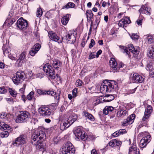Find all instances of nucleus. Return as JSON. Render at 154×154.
Masks as SVG:
<instances>
[{"instance_id": "f257e3e1", "label": "nucleus", "mask_w": 154, "mask_h": 154, "mask_svg": "<svg viewBox=\"0 0 154 154\" xmlns=\"http://www.w3.org/2000/svg\"><path fill=\"white\" fill-rule=\"evenodd\" d=\"M107 83L106 85L102 84L100 88V91L102 93L105 92L110 91L111 89H114L117 87L116 83L114 81L107 80Z\"/></svg>"}, {"instance_id": "f03ea898", "label": "nucleus", "mask_w": 154, "mask_h": 154, "mask_svg": "<svg viewBox=\"0 0 154 154\" xmlns=\"http://www.w3.org/2000/svg\"><path fill=\"white\" fill-rule=\"evenodd\" d=\"M30 118L29 113L27 111H21L16 118L15 121L17 123L26 122L29 120Z\"/></svg>"}, {"instance_id": "7ed1b4c3", "label": "nucleus", "mask_w": 154, "mask_h": 154, "mask_svg": "<svg viewBox=\"0 0 154 154\" xmlns=\"http://www.w3.org/2000/svg\"><path fill=\"white\" fill-rule=\"evenodd\" d=\"M62 154H74L75 150L73 146L70 142L67 143L61 150Z\"/></svg>"}, {"instance_id": "20e7f679", "label": "nucleus", "mask_w": 154, "mask_h": 154, "mask_svg": "<svg viewBox=\"0 0 154 154\" xmlns=\"http://www.w3.org/2000/svg\"><path fill=\"white\" fill-rule=\"evenodd\" d=\"M26 136L24 135H21L15 139L13 142V144L14 146H19L26 143Z\"/></svg>"}, {"instance_id": "39448f33", "label": "nucleus", "mask_w": 154, "mask_h": 154, "mask_svg": "<svg viewBox=\"0 0 154 154\" xmlns=\"http://www.w3.org/2000/svg\"><path fill=\"white\" fill-rule=\"evenodd\" d=\"M76 137L78 140L81 139L83 140H85L87 139L88 136L84 131L82 132L81 129L79 128H76L74 132Z\"/></svg>"}, {"instance_id": "423d86ee", "label": "nucleus", "mask_w": 154, "mask_h": 154, "mask_svg": "<svg viewBox=\"0 0 154 154\" xmlns=\"http://www.w3.org/2000/svg\"><path fill=\"white\" fill-rule=\"evenodd\" d=\"M25 74L22 71H18L15 75L13 78L12 80L15 84H17L22 82L23 80L24 75Z\"/></svg>"}, {"instance_id": "0eeeda50", "label": "nucleus", "mask_w": 154, "mask_h": 154, "mask_svg": "<svg viewBox=\"0 0 154 154\" xmlns=\"http://www.w3.org/2000/svg\"><path fill=\"white\" fill-rule=\"evenodd\" d=\"M152 111L153 108L150 105H148L146 108L142 121L144 122H148Z\"/></svg>"}, {"instance_id": "6e6552de", "label": "nucleus", "mask_w": 154, "mask_h": 154, "mask_svg": "<svg viewBox=\"0 0 154 154\" xmlns=\"http://www.w3.org/2000/svg\"><path fill=\"white\" fill-rule=\"evenodd\" d=\"M38 111L40 114L44 117H48L51 113V109L46 106H42L39 108Z\"/></svg>"}, {"instance_id": "1a4fd4ad", "label": "nucleus", "mask_w": 154, "mask_h": 154, "mask_svg": "<svg viewBox=\"0 0 154 154\" xmlns=\"http://www.w3.org/2000/svg\"><path fill=\"white\" fill-rule=\"evenodd\" d=\"M130 80L132 82L137 83H142L144 79L141 76L137 73H134L131 76Z\"/></svg>"}, {"instance_id": "9d476101", "label": "nucleus", "mask_w": 154, "mask_h": 154, "mask_svg": "<svg viewBox=\"0 0 154 154\" xmlns=\"http://www.w3.org/2000/svg\"><path fill=\"white\" fill-rule=\"evenodd\" d=\"M151 136L149 133H147V135L143 137L140 140V146L141 148L145 147L149 143L151 140Z\"/></svg>"}, {"instance_id": "9b49d317", "label": "nucleus", "mask_w": 154, "mask_h": 154, "mask_svg": "<svg viewBox=\"0 0 154 154\" xmlns=\"http://www.w3.org/2000/svg\"><path fill=\"white\" fill-rule=\"evenodd\" d=\"M17 23V26L20 29H26L28 25L27 21L22 17L18 20Z\"/></svg>"}, {"instance_id": "f8f14e48", "label": "nucleus", "mask_w": 154, "mask_h": 154, "mask_svg": "<svg viewBox=\"0 0 154 154\" xmlns=\"http://www.w3.org/2000/svg\"><path fill=\"white\" fill-rule=\"evenodd\" d=\"M45 135V133L44 132L42 131H40L39 132L33 134L32 137L33 140L34 141L38 140L40 141L44 138Z\"/></svg>"}, {"instance_id": "ddd939ff", "label": "nucleus", "mask_w": 154, "mask_h": 154, "mask_svg": "<svg viewBox=\"0 0 154 154\" xmlns=\"http://www.w3.org/2000/svg\"><path fill=\"white\" fill-rule=\"evenodd\" d=\"M48 36L52 40L60 43L61 42V41L57 34L53 31L48 32Z\"/></svg>"}, {"instance_id": "4468645a", "label": "nucleus", "mask_w": 154, "mask_h": 154, "mask_svg": "<svg viewBox=\"0 0 154 154\" xmlns=\"http://www.w3.org/2000/svg\"><path fill=\"white\" fill-rule=\"evenodd\" d=\"M66 38L68 41H69L70 43H74L75 41L76 38L74 34L71 31L68 32L66 35Z\"/></svg>"}, {"instance_id": "2eb2a0df", "label": "nucleus", "mask_w": 154, "mask_h": 154, "mask_svg": "<svg viewBox=\"0 0 154 154\" xmlns=\"http://www.w3.org/2000/svg\"><path fill=\"white\" fill-rule=\"evenodd\" d=\"M139 12L140 14H144L146 15H150L151 13V9L148 7H145L143 5L139 10Z\"/></svg>"}, {"instance_id": "dca6fc26", "label": "nucleus", "mask_w": 154, "mask_h": 154, "mask_svg": "<svg viewBox=\"0 0 154 154\" xmlns=\"http://www.w3.org/2000/svg\"><path fill=\"white\" fill-rule=\"evenodd\" d=\"M110 66L112 68L113 70H116L117 72L119 70V68L117 65V63L115 59L113 58H111L109 61Z\"/></svg>"}, {"instance_id": "f3484780", "label": "nucleus", "mask_w": 154, "mask_h": 154, "mask_svg": "<svg viewBox=\"0 0 154 154\" xmlns=\"http://www.w3.org/2000/svg\"><path fill=\"white\" fill-rule=\"evenodd\" d=\"M71 125L70 122H69V119H68L62 121L60 124V128L61 130L63 131L68 128Z\"/></svg>"}, {"instance_id": "a211bd4d", "label": "nucleus", "mask_w": 154, "mask_h": 154, "mask_svg": "<svg viewBox=\"0 0 154 154\" xmlns=\"http://www.w3.org/2000/svg\"><path fill=\"white\" fill-rule=\"evenodd\" d=\"M131 21L129 17H126L125 19H122L119 22V26L123 27H125V25L131 23Z\"/></svg>"}, {"instance_id": "6ab92c4d", "label": "nucleus", "mask_w": 154, "mask_h": 154, "mask_svg": "<svg viewBox=\"0 0 154 154\" xmlns=\"http://www.w3.org/2000/svg\"><path fill=\"white\" fill-rule=\"evenodd\" d=\"M0 129L5 132H10L12 129L8 125L6 124L4 122L0 123Z\"/></svg>"}, {"instance_id": "aec40b11", "label": "nucleus", "mask_w": 154, "mask_h": 154, "mask_svg": "<svg viewBox=\"0 0 154 154\" xmlns=\"http://www.w3.org/2000/svg\"><path fill=\"white\" fill-rule=\"evenodd\" d=\"M26 55V51H23L20 55L19 59L17 61L16 63H17L18 64L17 66L19 67L21 66L23 63V61H21V60L25 58Z\"/></svg>"}, {"instance_id": "412c9836", "label": "nucleus", "mask_w": 154, "mask_h": 154, "mask_svg": "<svg viewBox=\"0 0 154 154\" xmlns=\"http://www.w3.org/2000/svg\"><path fill=\"white\" fill-rule=\"evenodd\" d=\"M128 115L127 111L125 109H120L117 111V117L118 118H123Z\"/></svg>"}, {"instance_id": "4be33fe9", "label": "nucleus", "mask_w": 154, "mask_h": 154, "mask_svg": "<svg viewBox=\"0 0 154 154\" xmlns=\"http://www.w3.org/2000/svg\"><path fill=\"white\" fill-rule=\"evenodd\" d=\"M122 143L121 141L116 139H114L110 141L109 144V146L112 147H114L116 146H119L121 145Z\"/></svg>"}, {"instance_id": "5701e85b", "label": "nucleus", "mask_w": 154, "mask_h": 154, "mask_svg": "<svg viewBox=\"0 0 154 154\" xmlns=\"http://www.w3.org/2000/svg\"><path fill=\"white\" fill-rule=\"evenodd\" d=\"M139 48L137 47L135 48L132 44H130L128 46L129 50L132 53L135 54H139Z\"/></svg>"}, {"instance_id": "b1692460", "label": "nucleus", "mask_w": 154, "mask_h": 154, "mask_svg": "<svg viewBox=\"0 0 154 154\" xmlns=\"http://www.w3.org/2000/svg\"><path fill=\"white\" fill-rule=\"evenodd\" d=\"M62 64V63L60 60L55 59L53 61L52 65L53 67L55 69H58L61 67Z\"/></svg>"}, {"instance_id": "393cba45", "label": "nucleus", "mask_w": 154, "mask_h": 154, "mask_svg": "<svg viewBox=\"0 0 154 154\" xmlns=\"http://www.w3.org/2000/svg\"><path fill=\"white\" fill-rule=\"evenodd\" d=\"M70 14H67L65 15H64L61 18V22L64 25H66L68 23L69 20Z\"/></svg>"}, {"instance_id": "a878e982", "label": "nucleus", "mask_w": 154, "mask_h": 154, "mask_svg": "<svg viewBox=\"0 0 154 154\" xmlns=\"http://www.w3.org/2000/svg\"><path fill=\"white\" fill-rule=\"evenodd\" d=\"M113 109L114 108L112 106H106L103 109V112L104 114L107 115L110 112H112Z\"/></svg>"}, {"instance_id": "bb28decb", "label": "nucleus", "mask_w": 154, "mask_h": 154, "mask_svg": "<svg viewBox=\"0 0 154 154\" xmlns=\"http://www.w3.org/2000/svg\"><path fill=\"white\" fill-rule=\"evenodd\" d=\"M3 54L6 56H8L10 54V52L11 51L10 48L9 47H7L6 46L4 45L3 46Z\"/></svg>"}, {"instance_id": "cd10ccee", "label": "nucleus", "mask_w": 154, "mask_h": 154, "mask_svg": "<svg viewBox=\"0 0 154 154\" xmlns=\"http://www.w3.org/2000/svg\"><path fill=\"white\" fill-rule=\"evenodd\" d=\"M77 116L75 114H73L71 116H69L68 119L70 124H72L77 119Z\"/></svg>"}, {"instance_id": "c85d7f7f", "label": "nucleus", "mask_w": 154, "mask_h": 154, "mask_svg": "<svg viewBox=\"0 0 154 154\" xmlns=\"http://www.w3.org/2000/svg\"><path fill=\"white\" fill-rule=\"evenodd\" d=\"M135 117V115L133 114L129 116L127 119L128 121V124H132L134 121V120Z\"/></svg>"}, {"instance_id": "c756f323", "label": "nucleus", "mask_w": 154, "mask_h": 154, "mask_svg": "<svg viewBox=\"0 0 154 154\" xmlns=\"http://www.w3.org/2000/svg\"><path fill=\"white\" fill-rule=\"evenodd\" d=\"M49 74V76L51 79H54L55 78V73L54 69L51 67V68H50V69L48 71V73Z\"/></svg>"}, {"instance_id": "7c9ffc66", "label": "nucleus", "mask_w": 154, "mask_h": 154, "mask_svg": "<svg viewBox=\"0 0 154 154\" xmlns=\"http://www.w3.org/2000/svg\"><path fill=\"white\" fill-rule=\"evenodd\" d=\"M148 55L150 58H154V47H151L149 49Z\"/></svg>"}, {"instance_id": "2f4dec72", "label": "nucleus", "mask_w": 154, "mask_h": 154, "mask_svg": "<svg viewBox=\"0 0 154 154\" xmlns=\"http://www.w3.org/2000/svg\"><path fill=\"white\" fill-rule=\"evenodd\" d=\"M137 148L135 144L134 143L129 149L128 154H133Z\"/></svg>"}, {"instance_id": "473e14b6", "label": "nucleus", "mask_w": 154, "mask_h": 154, "mask_svg": "<svg viewBox=\"0 0 154 154\" xmlns=\"http://www.w3.org/2000/svg\"><path fill=\"white\" fill-rule=\"evenodd\" d=\"M35 144L37 145V147L39 149H41L42 150V149H44V146L42 144L41 140L40 141L39 140H37V142H36Z\"/></svg>"}, {"instance_id": "72a5a7b5", "label": "nucleus", "mask_w": 154, "mask_h": 154, "mask_svg": "<svg viewBox=\"0 0 154 154\" xmlns=\"http://www.w3.org/2000/svg\"><path fill=\"white\" fill-rule=\"evenodd\" d=\"M50 68H51V66L49 63H46L43 67V70L46 73H48Z\"/></svg>"}, {"instance_id": "f704fd0d", "label": "nucleus", "mask_w": 154, "mask_h": 154, "mask_svg": "<svg viewBox=\"0 0 154 154\" xmlns=\"http://www.w3.org/2000/svg\"><path fill=\"white\" fill-rule=\"evenodd\" d=\"M75 6V4L72 2H68L66 5L63 6L62 9H68L69 8H74Z\"/></svg>"}, {"instance_id": "c9c22d12", "label": "nucleus", "mask_w": 154, "mask_h": 154, "mask_svg": "<svg viewBox=\"0 0 154 154\" xmlns=\"http://www.w3.org/2000/svg\"><path fill=\"white\" fill-rule=\"evenodd\" d=\"M42 14L43 12L42 9L40 8H38L36 13V17H40L42 16Z\"/></svg>"}, {"instance_id": "e433bc0d", "label": "nucleus", "mask_w": 154, "mask_h": 154, "mask_svg": "<svg viewBox=\"0 0 154 154\" xmlns=\"http://www.w3.org/2000/svg\"><path fill=\"white\" fill-rule=\"evenodd\" d=\"M8 116L9 115H7L5 113H2L0 114V117L1 119H4L5 121H9L8 119Z\"/></svg>"}, {"instance_id": "4c0bfd02", "label": "nucleus", "mask_w": 154, "mask_h": 154, "mask_svg": "<svg viewBox=\"0 0 154 154\" xmlns=\"http://www.w3.org/2000/svg\"><path fill=\"white\" fill-rule=\"evenodd\" d=\"M105 96L108 98L107 99L104 100L106 102H110L114 99V97L111 94H107Z\"/></svg>"}, {"instance_id": "58836bf2", "label": "nucleus", "mask_w": 154, "mask_h": 154, "mask_svg": "<svg viewBox=\"0 0 154 154\" xmlns=\"http://www.w3.org/2000/svg\"><path fill=\"white\" fill-rule=\"evenodd\" d=\"M87 17L89 20H91L93 16V14L91 10H88L87 11Z\"/></svg>"}, {"instance_id": "ea45409f", "label": "nucleus", "mask_w": 154, "mask_h": 154, "mask_svg": "<svg viewBox=\"0 0 154 154\" xmlns=\"http://www.w3.org/2000/svg\"><path fill=\"white\" fill-rule=\"evenodd\" d=\"M9 91L10 94L13 97H16L17 93L16 91L12 89V88H9Z\"/></svg>"}, {"instance_id": "a19ab883", "label": "nucleus", "mask_w": 154, "mask_h": 154, "mask_svg": "<svg viewBox=\"0 0 154 154\" xmlns=\"http://www.w3.org/2000/svg\"><path fill=\"white\" fill-rule=\"evenodd\" d=\"M146 38L148 40V42L149 43L151 44L153 42V39L152 35H148L147 36Z\"/></svg>"}, {"instance_id": "79ce46f5", "label": "nucleus", "mask_w": 154, "mask_h": 154, "mask_svg": "<svg viewBox=\"0 0 154 154\" xmlns=\"http://www.w3.org/2000/svg\"><path fill=\"white\" fill-rule=\"evenodd\" d=\"M15 22V20L12 19H7L5 20V23H8V26L12 25Z\"/></svg>"}, {"instance_id": "37998d69", "label": "nucleus", "mask_w": 154, "mask_h": 154, "mask_svg": "<svg viewBox=\"0 0 154 154\" xmlns=\"http://www.w3.org/2000/svg\"><path fill=\"white\" fill-rule=\"evenodd\" d=\"M9 133L8 132L4 131V132L0 133V138L7 137L9 135Z\"/></svg>"}, {"instance_id": "c03bdc74", "label": "nucleus", "mask_w": 154, "mask_h": 154, "mask_svg": "<svg viewBox=\"0 0 154 154\" xmlns=\"http://www.w3.org/2000/svg\"><path fill=\"white\" fill-rule=\"evenodd\" d=\"M34 93L33 91H32L27 96V98L29 100H32L33 97Z\"/></svg>"}, {"instance_id": "a18cd8bd", "label": "nucleus", "mask_w": 154, "mask_h": 154, "mask_svg": "<svg viewBox=\"0 0 154 154\" xmlns=\"http://www.w3.org/2000/svg\"><path fill=\"white\" fill-rule=\"evenodd\" d=\"M41 47V45L38 43H36L33 46V48L36 50L37 52L39 50Z\"/></svg>"}, {"instance_id": "49530a36", "label": "nucleus", "mask_w": 154, "mask_h": 154, "mask_svg": "<svg viewBox=\"0 0 154 154\" xmlns=\"http://www.w3.org/2000/svg\"><path fill=\"white\" fill-rule=\"evenodd\" d=\"M37 51L33 48H32L29 51V54L32 56H34L37 53Z\"/></svg>"}, {"instance_id": "de8ad7c7", "label": "nucleus", "mask_w": 154, "mask_h": 154, "mask_svg": "<svg viewBox=\"0 0 154 154\" xmlns=\"http://www.w3.org/2000/svg\"><path fill=\"white\" fill-rule=\"evenodd\" d=\"M45 93H46V94H47L49 95H50L52 96H53L54 95H56V93L54 92L53 91H45Z\"/></svg>"}, {"instance_id": "09e8293b", "label": "nucleus", "mask_w": 154, "mask_h": 154, "mask_svg": "<svg viewBox=\"0 0 154 154\" xmlns=\"http://www.w3.org/2000/svg\"><path fill=\"white\" fill-rule=\"evenodd\" d=\"M7 90L4 87H0V93L5 94L7 92Z\"/></svg>"}, {"instance_id": "8fccbe9b", "label": "nucleus", "mask_w": 154, "mask_h": 154, "mask_svg": "<svg viewBox=\"0 0 154 154\" xmlns=\"http://www.w3.org/2000/svg\"><path fill=\"white\" fill-rule=\"evenodd\" d=\"M131 37L133 40H137L139 38V36L137 34H133Z\"/></svg>"}, {"instance_id": "3c124183", "label": "nucleus", "mask_w": 154, "mask_h": 154, "mask_svg": "<svg viewBox=\"0 0 154 154\" xmlns=\"http://www.w3.org/2000/svg\"><path fill=\"white\" fill-rule=\"evenodd\" d=\"M95 44V42L94 41L93 39H91V43L89 44V48H91L92 47H93V46Z\"/></svg>"}, {"instance_id": "603ef678", "label": "nucleus", "mask_w": 154, "mask_h": 154, "mask_svg": "<svg viewBox=\"0 0 154 154\" xmlns=\"http://www.w3.org/2000/svg\"><path fill=\"white\" fill-rule=\"evenodd\" d=\"M45 91H42L39 89L37 90V93L40 95H45L46 93Z\"/></svg>"}, {"instance_id": "864d4df0", "label": "nucleus", "mask_w": 154, "mask_h": 154, "mask_svg": "<svg viewBox=\"0 0 154 154\" xmlns=\"http://www.w3.org/2000/svg\"><path fill=\"white\" fill-rule=\"evenodd\" d=\"M75 84L77 86H81L82 84V82L80 79H78L76 81Z\"/></svg>"}, {"instance_id": "5fc2aeb1", "label": "nucleus", "mask_w": 154, "mask_h": 154, "mask_svg": "<svg viewBox=\"0 0 154 154\" xmlns=\"http://www.w3.org/2000/svg\"><path fill=\"white\" fill-rule=\"evenodd\" d=\"M71 53L72 57L73 58L76 57V54L75 51V50L72 49L71 50Z\"/></svg>"}, {"instance_id": "6e6d98bb", "label": "nucleus", "mask_w": 154, "mask_h": 154, "mask_svg": "<svg viewBox=\"0 0 154 154\" xmlns=\"http://www.w3.org/2000/svg\"><path fill=\"white\" fill-rule=\"evenodd\" d=\"M77 92V89L76 88H75L72 90V96L73 97H76Z\"/></svg>"}, {"instance_id": "4d7b16f0", "label": "nucleus", "mask_w": 154, "mask_h": 154, "mask_svg": "<svg viewBox=\"0 0 154 154\" xmlns=\"http://www.w3.org/2000/svg\"><path fill=\"white\" fill-rule=\"evenodd\" d=\"M90 113L86 111H83L82 113V115L84 116L85 117L88 118V116H89V115H90Z\"/></svg>"}, {"instance_id": "13d9d810", "label": "nucleus", "mask_w": 154, "mask_h": 154, "mask_svg": "<svg viewBox=\"0 0 154 154\" xmlns=\"http://www.w3.org/2000/svg\"><path fill=\"white\" fill-rule=\"evenodd\" d=\"M95 55L94 54V52H91L90 54L89 55L88 59L91 60L95 58Z\"/></svg>"}, {"instance_id": "bf43d9fd", "label": "nucleus", "mask_w": 154, "mask_h": 154, "mask_svg": "<svg viewBox=\"0 0 154 154\" xmlns=\"http://www.w3.org/2000/svg\"><path fill=\"white\" fill-rule=\"evenodd\" d=\"M26 85L25 84H24L23 87L22 88H21L19 90V91L22 93H23L24 91V90L26 88Z\"/></svg>"}, {"instance_id": "052dcab7", "label": "nucleus", "mask_w": 154, "mask_h": 154, "mask_svg": "<svg viewBox=\"0 0 154 154\" xmlns=\"http://www.w3.org/2000/svg\"><path fill=\"white\" fill-rule=\"evenodd\" d=\"M88 119L91 121H94L95 120L94 117L91 114L90 115H89V116H88Z\"/></svg>"}, {"instance_id": "680f3d73", "label": "nucleus", "mask_w": 154, "mask_h": 154, "mask_svg": "<svg viewBox=\"0 0 154 154\" xmlns=\"http://www.w3.org/2000/svg\"><path fill=\"white\" fill-rule=\"evenodd\" d=\"M118 131L120 135L125 134L126 132V130L124 129H121Z\"/></svg>"}, {"instance_id": "e2e57ef3", "label": "nucleus", "mask_w": 154, "mask_h": 154, "mask_svg": "<svg viewBox=\"0 0 154 154\" xmlns=\"http://www.w3.org/2000/svg\"><path fill=\"white\" fill-rule=\"evenodd\" d=\"M6 99L11 104H13L14 101L13 99L11 98H6Z\"/></svg>"}, {"instance_id": "0e129e2a", "label": "nucleus", "mask_w": 154, "mask_h": 154, "mask_svg": "<svg viewBox=\"0 0 154 154\" xmlns=\"http://www.w3.org/2000/svg\"><path fill=\"white\" fill-rule=\"evenodd\" d=\"M119 135L120 134L119 131H118L113 133L112 134V136L114 137H116L119 136Z\"/></svg>"}, {"instance_id": "69168bd1", "label": "nucleus", "mask_w": 154, "mask_h": 154, "mask_svg": "<svg viewBox=\"0 0 154 154\" xmlns=\"http://www.w3.org/2000/svg\"><path fill=\"white\" fill-rule=\"evenodd\" d=\"M128 121L127 119L124 120L122 124V125L123 126H126L128 125H129V124H128Z\"/></svg>"}, {"instance_id": "338daca9", "label": "nucleus", "mask_w": 154, "mask_h": 154, "mask_svg": "<svg viewBox=\"0 0 154 154\" xmlns=\"http://www.w3.org/2000/svg\"><path fill=\"white\" fill-rule=\"evenodd\" d=\"M142 19H138L136 21V23H137V24L139 25H141V24L142 23Z\"/></svg>"}, {"instance_id": "774afa93", "label": "nucleus", "mask_w": 154, "mask_h": 154, "mask_svg": "<svg viewBox=\"0 0 154 154\" xmlns=\"http://www.w3.org/2000/svg\"><path fill=\"white\" fill-rule=\"evenodd\" d=\"M149 76L151 77H154V70L153 71H150Z\"/></svg>"}]
</instances>
